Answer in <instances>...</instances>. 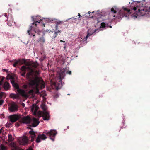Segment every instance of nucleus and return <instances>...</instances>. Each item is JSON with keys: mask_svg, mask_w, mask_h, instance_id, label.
<instances>
[{"mask_svg": "<svg viewBox=\"0 0 150 150\" xmlns=\"http://www.w3.org/2000/svg\"><path fill=\"white\" fill-rule=\"evenodd\" d=\"M38 66V64L36 62L30 64L27 67L22 66L20 69L21 71V75L23 76H25L26 71L27 70L28 72L26 77L29 82V85L32 87L34 86L37 88L39 85L40 80L37 77L40 74L39 70L37 68Z\"/></svg>", "mask_w": 150, "mask_h": 150, "instance_id": "obj_1", "label": "nucleus"}, {"mask_svg": "<svg viewBox=\"0 0 150 150\" xmlns=\"http://www.w3.org/2000/svg\"><path fill=\"white\" fill-rule=\"evenodd\" d=\"M32 20L33 22L30 25V27L28 30L27 31L28 34L31 36H33L35 38V35L33 33V30L34 31L35 33L37 34L38 35H40L41 31L39 29H37L35 28L37 27V23H38V24L40 23V21L41 20H37L36 17H35L33 16L31 17Z\"/></svg>", "mask_w": 150, "mask_h": 150, "instance_id": "obj_2", "label": "nucleus"}, {"mask_svg": "<svg viewBox=\"0 0 150 150\" xmlns=\"http://www.w3.org/2000/svg\"><path fill=\"white\" fill-rule=\"evenodd\" d=\"M11 83L13 87L16 89H17V92L19 94H21L22 96L25 97H26L28 96L25 91L23 90L20 89L18 84L17 83H15L14 81L12 80L11 81Z\"/></svg>", "mask_w": 150, "mask_h": 150, "instance_id": "obj_3", "label": "nucleus"}, {"mask_svg": "<svg viewBox=\"0 0 150 150\" xmlns=\"http://www.w3.org/2000/svg\"><path fill=\"white\" fill-rule=\"evenodd\" d=\"M123 9L120 10L119 12V15L121 16L122 17H127L131 13L130 10L126 8L123 7Z\"/></svg>", "mask_w": 150, "mask_h": 150, "instance_id": "obj_4", "label": "nucleus"}, {"mask_svg": "<svg viewBox=\"0 0 150 150\" xmlns=\"http://www.w3.org/2000/svg\"><path fill=\"white\" fill-rule=\"evenodd\" d=\"M44 133L47 136H49L51 140L54 141V138L57 134V132L56 130H51L49 131L45 132Z\"/></svg>", "mask_w": 150, "mask_h": 150, "instance_id": "obj_5", "label": "nucleus"}, {"mask_svg": "<svg viewBox=\"0 0 150 150\" xmlns=\"http://www.w3.org/2000/svg\"><path fill=\"white\" fill-rule=\"evenodd\" d=\"M42 108L44 112L43 113L42 117L43 119L45 120H48L49 119L50 116L49 113L46 111V108L45 105H44L42 106Z\"/></svg>", "mask_w": 150, "mask_h": 150, "instance_id": "obj_6", "label": "nucleus"}, {"mask_svg": "<svg viewBox=\"0 0 150 150\" xmlns=\"http://www.w3.org/2000/svg\"><path fill=\"white\" fill-rule=\"evenodd\" d=\"M9 111L11 112H14L18 111V106L14 103H12L8 108Z\"/></svg>", "mask_w": 150, "mask_h": 150, "instance_id": "obj_7", "label": "nucleus"}, {"mask_svg": "<svg viewBox=\"0 0 150 150\" xmlns=\"http://www.w3.org/2000/svg\"><path fill=\"white\" fill-rule=\"evenodd\" d=\"M11 122L12 123H13L17 120L19 118V116L17 115L14 114L13 115H10L9 117Z\"/></svg>", "mask_w": 150, "mask_h": 150, "instance_id": "obj_8", "label": "nucleus"}, {"mask_svg": "<svg viewBox=\"0 0 150 150\" xmlns=\"http://www.w3.org/2000/svg\"><path fill=\"white\" fill-rule=\"evenodd\" d=\"M47 137L44 134H39L38 135V137L35 141L36 143H39L41 142V140H45Z\"/></svg>", "mask_w": 150, "mask_h": 150, "instance_id": "obj_9", "label": "nucleus"}, {"mask_svg": "<svg viewBox=\"0 0 150 150\" xmlns=\"http://www.w3.org/2000/svg\"><path fill=\"white\" fill-rule=\"evenodd\" d=\"M22 122L24 123L29 124L31 121V118L28 116L24 117L22 119Z\"/></svg>", "mask_w": 150, "mask_h": 150, "instance_id": "obj_10", "label": "nucleus"}, {"mask_svg": "<svg viewBox=\"0 0 150 150\" xmlns=\"http://www.w3.org/2000/svg\"><path fill=\"white\" fill-rule=\"evenodd\" d=\"M14 61V64H13V66L14 67H16L18 64H19V65H22L25 62V61L24 59H20L18 60H15Z\"/></svg>", "mask_w": 150, "mask_h": 150, "instance_id": "obj_11", "label": "nucleus"}, {"mask_svg": "<svg viewBox=\"0 0 150 150\" xmlns=\"http://www.w3.org/2000/svg\"><path fill=\"white\" fill-rule=\"evenodd\" d=\"M65 76V70L63 69L61 70L59 76V81L61 83L62 79H63Z\"/></svg>", "mask_w": 150, "mask_h": 150, "instance_id": "obj_12", "label": "nucleus"}, {"mask_svg": "<svg viewBox=\"0 0 150 150\" xmlns=\"http://www.w3.org/2000/svg\"><path fill=\"white\" fill-rule=\"evenodd\" d=\"M29 133L31 135V141L33 142L34 141L36 136L35 132L32 129H31V130L29 131Z\"/></svg>", "mask_w": 150, "mask_h": 150, "instance_id": "obj_13", "label": "nucleus"}, {"mask_svg": "<svg viewBox=\"0 0 150 150\" xmlns=\"http://www.w3.org/2000/svg\"><path fill=\"white\" fill-rule=\"evenodd\" d=\"M39 122L38 120L35 118H33L32 120V122L31 123L32 126L35 127L37 126L39 124Z\"/></svg>", "mask_w": 150, "mask_h": 150, "instance_id": "obj_14", "label": "nucleus"}, {"mask_svg": "<svg viewBox=\"0 0 150 150\" xmlns=\"http://www.w3.org/2000/svg\"><path fill=\"white\" fill-rule=\"evenodd\" d=\"M4 89L6 91L9 90L10 88V86L9 83L6 81L4 83L2 86Z\"/></svg>", "mask_w": 150, "mask_h": 150, "instance_id": "obj_15", "label": "nucleus"}, {"mask_svg": "<svg viewBox=\"0 0 150 150\" xmlns=\"http://www.w3.org/2000/svg\"><path fill=\"white\" fill-rule=\"evenodd\" d=\"M19 95H21L19 94L18 92L17 94H15L13 93H11L10 95V97L13 99H18L19 97Z\"/></svg>", "mask_w": 150, "mask_h": 150, "instance_id": "obj_16", "label": "nucleus"}, {"mask_svg": "<svg viewBox=\"0 0 150 150\" xmlns=\"http://www.w3.org/2000/svg\"><path fill=\"white\" fill-rule=\"evenodd\" d=\"M45 33L44 32H43L42 37H40L39 38V42L42 43H45V38L44 37V36L45 35Z\"/></svg>", "mask_w": 150, "mask_h": 150, "instance_id": "obj_17", "label": "nucleus"}, {"mask_svg": "<svg viewBox=\"0 0 150 150\" xmlns=\"http://www.w3.org/2000/svg\"><path fill=\"white\" fill-rule=\"evenodd\" d=\"M39 108L37 106L36 104H33L31 108L32 111L34 110L35 112H36Z\"/></svg>", "mask_w": 150, "mask_h": 150, "instance_id": "obj_18", "label": "nucleus"}, {"mask_svg": "<svg viewBox=\"0 0 150 150\" xmlns=\"http://www.w3.org/2000/svg\"><path fill=\"white\" fill-rule=\"evenodd\" d=\"M28 138L25 137L23 138L22 139V142L23 145L26 144H28Z\"/></svg>", "mask_w": 150, "mask_h": 150, "instance_id": "obj_19", "label": "nucleus"}, {"mask_svg": "<svg viewBox=\"0 0 150 150\" xmlns=\"http://www.w3.org/2000/svg\"><path fill=\"white\" fill-rule=\"evenodd\" d=\"M64 23V22L63 21H58L56 22V26H55V30H57L58 29V25L60 24H62Z\"/></svg>", "mask_w": 150, "mask_h": 150, "instance_id": "obj_20", "label": "nucleus"}, {"mask_svg": "<svg viewBox=\"0 0 150 150\" xmlns=\"http://www.w3.org/2000/svg\"><path fill=\"white\" fill-rule=\"evenodd\" d=\"M97 30H94V31L93 32L91 33H89V31L88 30V34L86 36V39H87L88 37L90 36L91 35H92L94 33L96 32Z\"/></svg>", "mask_w": 150, "mask_h": 150, "instance_id": "obj_21", "label": "nucleus"}, {"mask_svg": "<svg viewBox=\"0 0 150 150\" xmlns=\"http://www.w3.org/2000/svg\"><path fill=\"white\" fill-rule=\"evenodd\" d=\"M0 150H7V148L3 144H1L0 146Z\"/></svg>", "mask_w": 150, "mask_h": 150, "instance_id": "obj_22", "label": "nucleus"}, {"mask_svg": "<svg viewBox=\"0 0 150 150\" xmlns=\"http://www.w3.org/2000/svg\"><path fill=\"white\" fill-rule=\"evenodd\" d=\"M13 138L12 135L11 134H9L8 138V141L9 142H11L13 141Z\"/></svg>", "mask_w": 150, "mask_h": 150, "instance_id": "obj_23", "label": "nucleus"}, {"mask_svg": "<svg viewBox=\"0 0 150 150\" xmlns=\"http://www.w3.org/2000/svg\"><path fill=\"white\" fill-rule=\"evenodd\" d=\"M116 7L114 6V8H111V11L112 12H113L114 14L116 13L117 12L116 11Z\"/></svg>", "mask_w": 150, "mask_h": 150, "instance_id": "obj_24", "label": "nucleus"}, {"mask_svg": "<svg viewBox=\"0 0 150 150\" xmlns=\"http://www.w3.org/2000/svg\"><path fill=\"white\" fill-rule=\"evenodd\" d=\"M108 24H106V23L102 22L101 24V27L102 28H105L106 26H107Z\"/></svg>", "mask_w": 150, "mask_h": 150, "instance_id": "obj_25", "label": "nucleus"}, {"mask_svg": "<svg viewBox=\"0 0 150 150\" xmlns=\"http://www.w3.org/2000/svg\"><path fill=\"white\" fill-rule=\"evenodd\" d=\"M34 93V91L33 89H31L28 92V93L29 94H33Z\"/></svg>", "mask_w": 150, "mask_h": 150, "instance_id": "obj_26", "label": "nucleus"}, {"mask_svg": "<svg viewBox=\"0 0 150 150\" xmlns=\"http://www.w3.org/2000/svg\"><path fill=\"white\" fill-rule=\"evenodd\" d=\"M4 94L5 93L3 92H1L0 93V99L2 98Z\"/></svg>", "mask_w": 150, "mask_h": 150, "instance_id": "obj_27", "label": "nucleus"}, {"mask_svg": "<svg viewBox=\"0 0 150 150\" xmlns=\"http://www.w3.org/2000/svg\"><path fill=\"white\" fill-rule=\"evenodd\" d=\"M99 11H93V12H92V13H95V15H98V12Z\"/></svg>", "mask_w": 150, "mask_h": 150, "instance_id": "obj_28", "label": "nucleus"}, {"mask_svg": "<svg viewBox=\"0 0 150 150\" xmlns=\"http://www.w3.org/2000/svg\"><path fill=\"white\" fill-rule=\"evenodd\" d=\"M23 87L25 89H26L28 88V85L26 84H24L23 86Z\"/></svg>", "mask_w": 150, "mask_h": 150, "instance_id": "obj_29", "label": "nucleus"}, {"mask_svg": "<svg viewBox=\"0 0 150 150\" xmlns=\"http://www.w3.org/2000/svg\"><path fill=\"white\" fill-rule=\"evenodd\" d=\"M13 147L14 148L13 149H11V150H17V148L16 146H13Z\"/></svg>", "mask_w": 150, "mask_h": 150, "instance_id": "obj_30", "label": "nucleus"}, {"mask_svg": "<svg viewBox=\"0 0 150 150\" xmlns=\"http://www.w3.org/2000/svg\"><path fill=\"white\" fill-rule=\"evenodd\" d=\"M4 101L2 99L0 100V106L2 105V104L3 103Z\"/></svg>", "mask_w": 150, "mask_h": 150, "instance_id": "obj_31", "label": "nucleus"}, {"mask_svg": "<svg viewBox=\"0 0 150 150\" xmlns=\"http://www.w3.org/2000/svg\"><path fill=\"white\" fill-rule=\"evenodd\" d=\"M46 58V56L44 55L42 57H41V59L42 61H43Z\"/></svg>", "mask_w": 150, "mask_h": 150, "instance_id": "obj_32", "label": "nucleus"}, {"mask_svg": "<svg viewBox=\"0 0 150 150\" xmlns=\"http://www.w3.org/2000/svg\"><path fill=\"white\" fill-rule=\"evenodd\" d=\"M60 31L59 30H58L57 32H55V33H54V34H55V37H56L57 36V34L60 32Z\"/></svg>", "mask_w": 150, "mask_h": 150, "instance_id": "obj_33", "label": "nucleus"}, {"mask_svg": "<svg viewBox=\"0 0 150 150\" xmlns=\"http://www.w3.org/2000/svg\"><path fill=\"white\" fill-rule=\"evenodd\" d=\"M4 80V79L2 78L1 79V80L0 81V85H2V82Z\"/></svg>", "mask_w": 150, "mask_h": 150, "instance_id": "obj_34", "label": "nucleus"}, {"mask_svg": "<svg viewBox=\"0 0 150 150\" xmlns=\"http://www.w3.org/2000/svg\"><path fill=\"white\" fill-rule=\"evenodd\" d=\"M66 73H67V74H68L69 75H71V72L70 71H68Z\"/></svg>", "mask_w": 150, "mask_h": 150, "instance_id": "obj_35", "label": "nucleus"}, {"mask_svg": "<svg viewBox=\"0 0 150 150\" xmlns=\"http://www.w3.org/2000/svg\"><path fill=\"white\" fill-rule=\"evenodd\" d=\"M55 86H56V88L57 90L59 89L60 88H59V87L57 86V84L56 83H55Z\"/></svg>", "mask_w": 150, "mask_h": 150, "instance_id": "obj_36", "label": "nucleus"}, {"mask_svg": "<svg viewBox=\"0 0 150 150\" xmlns=\"http://www.w3.org/2000/svg\"><path fill=\"white\" fill-rule=\"evenodd\" d=\"M20 125V124L19 123H16V126H17L18 127Z\"/></svg>", "mask_w": 150, "mask_h": 150, "instance_id": "obj_37", "label": "nucleus"}, {"mask_svg": "<svg viewBox=\"0 0 150 150\" xmlns=\"http://www.w3.org/2000/svg\"><path fill=\"white\" fill-rule=\"evenodd\" d=\"M21 105L22 106H23V107H25V104H24V103H21Z\"/></svg>", "mask_w": 150, "mask_h": 150, "instance_id": "obj_38", "label": "nucleus"}, {"mask_svg": "<svg viewBox=\"0 0 150 150\" xmlns=\"http://www.w3.org/2000/svg\"><path fill=\"white\" fill-rule=\"evenodd\" d=\"M87 39H86V37H85L83 39V41H86L87 40Z\"/></svg>", "mask_w": 150, "mask_h": 150, "instance_id": "obj_39", "label": "nucleus"}, {"mask_svg": "<svg viewBox=\"0 0 150 150\" xmlns=\"http://www.w3.org/2000/svg\"><path fill=\"white\" fill-rule=\"evenodd\" d=\"M133 10H134V11H135L137 9V8L136 7H134L133 8Z\"/></svg>", "mask_w": 150, "mask_h": 150, "instance_id": "obj_40", "label": "nucleus"}, {"mask_svg": "<svg viewBox=\"0 0 150 150\" xmlns=\"http://www.w3.org/2000/svg\"><path fill=\"white\" fill-rule=\"evenodd\" d=\"M91 13V12L90 11H89L88 13H86V16L87 15V14H90V13Z\"/></svg>", "mask_w": 150, "mask_h": 150, "instance_id": "obj_41", "label": "nucleus"}, {"mask_svg": "<svg viewBox=\"0 0 150 150\" xmlns=\"http://www.w3.org/2000/svg\"><path fill=\"white\" fill-rule=\"evenodd\" d=\"M3 71H6V72H7V71L6 69H3Z\"/></svg>", "mask_w": 150, "mask_h": 150, "instance_id": "obj_42", "label": "nucleus"}, {"mask_svg": "<svg viewBox=\"0 0 150 150\" xmlns=\"http://www.w3.org/2000/svg\"><path fill=\"white\" fill-rule=\"evenodd\" d=\"M60 42H63L64 43H65V41H63V40H60Z\"/></svg>", "mask_w": 150, "mask_h": 150, "instance_id": "obj_43", "label": "nucleus"}, {"mask_svg": "<svg viewBox=\"0 0 150 150\" xmlns=\"http://www.w3.org/2000/svg\"><path fill=\"white\" fill-rule=\"evenodd\" d=\"M138 10L139 12H140L142 10V9H141L140 8L138 9Z\"/></svg>", "mask_w": 150, "mask_h": 150, "instance_id": "obj_44", "label": "nucleus"}, {"mask_svg": "<svg viewBox=\"0 0 150 150\" xmlns=\"http://www.w3.org/2000/svg\"><path fill=\"white\" fill-rule=\"evenodd\" d=\"M4 16L6 17L7 16V14L6 13H5L4 14Z\"/></svg>", "mask_w": 150, "mask_h": 150, "instance_id": "obj_45", "label": "nucleus"}, {"mask_svg": "<svg viewBox=\"0 0 150 150\" xmlns=\"http://www.w3.org/2000/svg\"><path fill=\"white\" fill-rule=\"evenodd\" d=\"M78 16L79 17L81 16V15H80V13H78Z\"/></svg>", "mask_w": 150, "mask_h": 150, "instance_id": "obj_46", "label": "nucleus"}, {"mask_svg": "<svg viewBox=\"0 0 150 150\" xmlns=\"http://www.w3.org/2000/svg\"><path fill=\"white\" fill-rule=\"evenodd\" d=\"M28 150H33L31 148H30L28 149Z\"/></svg>", "mask_w": 150, "mask_h": 150, "instance_id": "obj_47", "label": "nucleus"}, {"mask_svg": "<svg viewBox=\"0 0 150 150\" xmlns=\"http://www.w3.org/2000/svg\"><path fill=\"white\" fill-rule=\"evenodd\" d=\"M109 27L110 28H112V26L111 25H109Z\"/></svg>", "mask_w": 150, "mask_h": 150, "instance_id": "obj_48", "label": "nucleus"}, {"mask_svg": "<svg viewBox=\"0 0 150 150\" xmlns=\"http://www.w3.org/2000/svg\"><path fill=\"white\" fill-rule=\"evenodd\" d=\"M109 27V25H108H108H107V26H106L105 27H107V28H108Z\"/></svg>", "mask_w": 150, "mask_h": 150, "instance_id": "obj_49", "label": "nucleus"}, {"mask_svg": "<svg viewBox=\"0 0 150 150\" xmlns=\"http://www.w3.org/2000/svg\"><path fill=\"white\" fill-rule=\"evenodd\" d=\"M1 132V129L0 130V134Z\"/></svg>", "mask_w": 150, "mask_h": 150, "instance_id": "obj_50", "label": "nucleus"}, {"mask_svg": "<svg viewBox=\"0 0 150 150\" xmlns=\"http://www.w3.org/2000/svg\"><path fill=\"white\" fill-rule=\"evenodd\" d=\"M93 16L91 17H90V16L89 17V18H93Z\"/></svg>", "mask_w": 150, "mask_h": 150, "instance_id": "obj_51", "label": "nucleus"}, {"mask_svg": "<svg viewBox=\"0 0 150 150\" xmlns=\"http://www.w3.org/2000/svg\"><path fill=\"white\" fill-rule=\"evenodd\" d=\"M115 15H114V17H115Z\"/></svg>", "mask_w": 150, "mask_h": 150, "instance_id": "obj_52", "label": "nucleus"}, {"mask_svg": "<svg viewBox=\"0 0 150 150\" xmlns=\"http://www.w3.org/2000/svg\"><path fill=\"white\" fill-rule=\"evenodd\" d=\"M137 7H138V6L137 5Z\"/></svg>", "mask_w": 150, "mask_h": 150, "instance_id": "obj_53", "label": "nucleus"}, {"mask_svg": "<svg viewBox=\"0 0 150 150\" xmlns=\"http://www.w3.org/2000/svg\"><path fill=\"white\" fill-rule=\"evenodd\" d=\"M43 25H44V26H45V24H43Z\"/></svg>", "mask_w": 150, "mask_h": 150, "instance_id": "obj_54", "label": "nucleus"}, {"mask_svg": "<svg viewBox=\"0 0 150 150\" xmlns=\"http://www.w3.org/2000/svg\"><path fill=\"white\" fill-rule=\"evenodd\" d=\"M1 88L0 87V90H1Z\"/></svg>", "mask_w": 150, "mask_h": 150, "instance_id": "obj_55", "label": "nucleus"}]
</instances>
